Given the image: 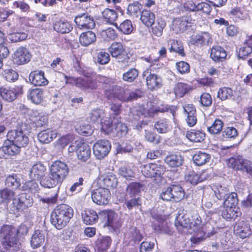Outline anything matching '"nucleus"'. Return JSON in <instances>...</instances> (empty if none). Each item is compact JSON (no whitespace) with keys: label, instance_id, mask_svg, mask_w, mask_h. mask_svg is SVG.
<instances>
[{"label":"nucleus","instance_id":"nucleus-1","mask_svg":"<svg viewBox=\"0 0 252 252\" xmlns=\"http://www.w3.org/2000/svg\"><path fill=\"white\" fill-rule=\"evenodd\" d=\"M0 241V250L1 252H17L21 247L19 239L16 236L14 227L11 225L1 226Z\"/></svg>","mask_w":252,"mask_h":252},{"label":"nucleus","instance_id":"nucleus-2","mask_svg":"<svg viewBox=\"0 0 252 252\" xmlns=\"http://www.w3.org/2000/svg\"><path fill=\"white\" fill-rule=\"evenodd\" d=\"M73 215L72 207L67 204H60L52 211L50 217L51 222L57 229H62L68 223Z\"/></svg>","mask_w":252,"mask_h":252},{"label":"nucleus","instance_id":"nucleus-3","mask_svg":"<svg viewBox=\"0 0 252 252\" xmlns=\"http://www.w3.org/2000/svg\"><path fill=\"white\" fill-rule=\"evenodd\" d=\"M30 128L29 122L22 121L20 127L17 129L8 131L6 135L7 138L21 149V148L26 147L29 144V139L27 133Z\"/></svg>","mask_w":252,"mask_h":252},{"label":"nucleus","instance_id":"nucleus-4","mask_svg":"<svg viewBox=\"0 0 252 252\" xmlns=\"http://www.w3.org/2000/svg\"><path fill=\"white\" fill-rule=\"evenodd\" d=\"M112 57L116 58L121 63H128L129 58L127 52L121 42H114L108 48Z\"/></svg>","mask_w":252,"mask_h":252},{"label":"nucleus","instance_id":"nucleus-5","mask_svg":"<svg viewBox=\"0 0 252 252\" xmlns=\"http://www.w3.org/2000/svg\"><path fill=\"white\" fill-rule=\"evenodd\" d=\"M110 198V191L108 189L105 188H99L94 189L92 192L93 201L97 205L107 204Z\"/></svg>","mask_w":252,"mask_h":252},{"label":"nucleus","instance_id":"nucleus-6","mask_svg":"<svg viewBox=\"0 0 252 252\" xmlns=\"http://www.w3.org/2000/svg\"><path fill=\"white\" fill-rule=\"evenodd\" d=\"M111 148V143L108 140L106 139L98 140L94 145V154L96 158L103 159L108 154Z\"/></svg>","mask_w":252,"mask_h":252},{"label":"nucleus","instance_id":"nucleus-7","mask_svg":"<svg viewBox=\"0 0 252 252\" xmlns=\"http://www.w3.org/2000/svg\"><path fill=\"white\" fill-rule=\"evenodd\" d=\"M142 76L146 77L147 85L150 90H156L162 86L161 78L157 74L151 73V70L147 69L144 71Z\"/></svg>","mask_w":252,"mask_h":252},{"label":"nucleus","instance_id":"nucleus-8","mask_svg":"<svg viewBox=\"0 0 252 252\" xmlns=\"http://www.w3.org/2000/svg\"><path fill=\"white\" fill-rule=\"evenodd\" d=\"M76 25L81 30L92 29L95 26L93 17L87 13H83L76 16L74 19Z\"/></svg>","mask_w":252,"mask_h":252},{"label":"nucleus","instance_id":"nucleus-9","mask_svg":"<svg viewBox=\"0 0 252 252\" xmlns=\"http://www.w3.org/2000/svg\"><path fill=\"white\" fill-rule=\"evenodd\" d=\"M21 151L12 141L8 139L5 140L3 146L0 148V158H7L8 156H13L18 154Z\"/></svg>","mask_w":252,"mask_h":252},{"label":"nucleus","instance_id":"nucleus-10","mask_svg":"<svg viewBox=\"0 0 252 252\" xmlns=\"http://www.w3.org/2000/svg\"><path fill=\"white\" fill-rule=\"evenodd\" d=\"M126 90L124 87L117 85L111 86L105 91V95L109 99L116 98L120 100L124 101L126 94Z\"/></svg>","mask_w":252,"mask_h":252},{"label":"nucleus","instance_id":"nucleus-11","mask_svg":"<svg viewBox=\"0 0 252 252\" xmlns=\"http://www.w3.org/2000/svg\"><path fill=\"white\" fill-rule=\"evenodd\" d=\"M234 232L242 239L248 237L252 234L249 223L244 220L240 221L235 225Z\"/></svg>","mask_w":252,"mask_h":252},{"label":"nucleus","instance_id":"nucleus-12","mask_svg":"<svg viewBox=\"0 0 252 252\" xmlns=\"http://www.w3.org/2000/svg\"><path fill=\"white\" fill-rule=\"evenodd\" d=\"M13 58L14 63L20 65L28 63L31 60V55L26 48L20 47L15 52Z\"/></svg>","mask_w":252,"mask_h":252},{"label":"nucleus","instance_id":"nucleus-13","mask_svg":"<svg viewBox=\"0 0 252 252\" xmlns=\"http://www.w3.org/2000/svg\"><path fill=\"white\" fill-rule=\"evenodd\" d=\"M75 84L77 87L88 92L97 88L96 80L91 78H77L76 80Z\"/></svg>","mask_w":252,"mask_h":252},{"label":"nucleus","instance_id":"nucleus-14","mask_svg":"<svg viewBox=\"0 0 252 252\" xmlns=\"http://www.w3.org/2000/svg\"><path fill=\"white\" fill-rule=\"evenodd\" d=\"M186 17L176 18L172 22V29L176 33L183 32L190 26L191 20Z\"/></svg>","mask_w":252,"mask_h":252},{"label":"nucleus","instance_id":"nucleus-15","mask_svg":"<svg viewBox=\"0 0 252 252\" xmlns=\"http://www.w3.org/2000/svg\"><path fill=\"white\" fill-rule=\"evenodd\" d=\"M29 79L32 84L34 86H45L48 81L44 76L43 71L35 70L31 72Z\"/></svg>","mask_w":252,"mask_h":252},{"label":"nucleus","instance_id":"nucleus-16","mask_svg":"<svg viewBox=\"0 0 252 252\" xmlns=\"http://www.w3.org/2000/svg\"><path fill=\"white\" fill-rule=\"evenodd\" d=\"M78 145H80L77 152L78 159L82 161H86L90 157L91 151L90 147L82 140H79Z\"/></svg>","mask_w":252,"mask_h":252},{"label":"nucleus","instance_id":"nucleus-17","mask_svg":"<svg viewBox=\"0 0 252 252\" xmlns=\"http://www.w3.org/2000/svg\"><path fill=\"white\" fill-rule=\"evenodd\" d=\"M190 215L185 212L184 210H180L175 220V225L177 227L188 228L190 220Z\"/></svg>","mask_w":252,"mask_h":252},{"label":"nucleus","instance_id":"nucleus-18","mask_svg":"<svg viewBox=\"0 0 252 252\" xmlns=\"http://www.w3.org/2000/svg\"><path fill=\"white\" fill-rule=\"evenodd\" d=\"M226 51L219 46H213L210 53V57L215 62H222L226 57Z\"/></svg>","mask_w":252,"mask_h":252},{"label":"nucleus","instance_id":"nucleus-19","mask_svg":"<svg viewBox=\"0 0 252 252\" xmlns=\"http://www.w3.org/2000/svg\"><path fill=\"white\" fill-rule=\"evenodd\" d=\"M111 243V239L109 236L101 237L97 239L96 241L95 251L96 252H105L110 247Z\"/></svg>","mask_w":252,"mask_h":252},{"label":"nucleus","instance_id":"nucleus-20","mask_svg":"<svg viewBox=\"0 0 252 252\" xmlns=\"http://www.w3.org/2000/svg\"><path fill=\"white\" fill-rule=\"evenodd\" d=\"M45 241V232L43 230H36L32 234L31 244L33 248L39 247Z\"/></svg>","mask_w":252,"mask_h":252},{"label":"nucleus","instance_id":"nucleus-21","mask_svg":"<svg viewBox=\"0 0 252 252\" xmlns=\"http://www.w3.org/2000/svg\"><path fill=\"white\" fill-rule=\"evenodd\" d=\"M28 98L36 104H40L43 99V92L41 89L36 88L30 90L28 94Z\"/></svg>","mask_w":252,"mask_h":252},{"label":"nucleus","instance_id":"nucleus-22","mask_svg":"<svg viewBox=\"0 0 252 252\" xmlns=\"http://www.w3.org/2000/svg\"><path fill=\"white\" fill-rule=\"evenodd\" d=\"M96 40V35L92 31H88L82 33L79 37L81 44L84 46H88Z\"/></svg>","mask_w":252,"mask_h":252},{"label":"nucleus","instance_id":"nucleus-23","mask_svg":"<svg viewBox=\"0 0 252 252\" xmlns=\"http://www.w3.org/2000/svg\"><path fill=\"white\" fill-rule=\"evenodd\" d=\"M56 137V132L50 129L42 130L38 134V140L42 143H49Z\"/></svg>","mask_w":252,"mask_h":252},{"label":"nucleus","instance_id":"nucleus-24","mask_svg":"<svg viewBox=\"0 0 252 252\" xmlns=\"http://www.w3.org/2000/svg\"><path fill=\"white\" fill-rule=\"evenodd\" d=\"M211 39L210 34L204 32L201 34L196 35L191 38L190 42L196 46H201L205 43L208 44Z\"/></svg>","mask_w":252,"mask_h":252},{"label":"nucleus","instance_id":"nucleus-25","mask_svg":"<svg viewBox=\"0 0 252 252\" xmlns=\"http://www.w3.org/2000/svg\"><path fill=\"white\" fill-rule=\"evenodd\" d=\"M54 29L61 33H68L72 29V27L65 20L57 21L54 24Z\"/></svg>","mask_w":252,"mask_h":252},{"label":"nucleus","instance_id":"nucleus-26","mask_svg":"<svg viewBox=\"0 0 252 252\" xmlns=\"http://www.w3.org/2000/svg\"><path fill=\"white\" fill-rule=\"evenodd\" d=\"M240 214L239 208L238 207H224V210L222 212V216L227 220H235Z\"/></svg>","mask_w":252,"mask_h":252},{"label":"nucleus","instance_id":"nucleus-27","mask_svg":"<svg viewBox=\"0 0 252 252\" xmlns=\"http://www.w3.org/2000/svg\"><path fill=\"white\" fill-rule=\"evenodd\" d=\"M51 173H67L69 172L67 165L60 160H57L53 163L50 167Z\"/></svg>","mask_w":252,"mask_h":252},{"label":"nucleus","instance_id":"nucleus-28","mask_svg":"<svg viewBox=\"0 0 252 252\" xmlns=\"http://www.w3.org/2000/svg\"><path fill=\"white\" fill-rule=\"evenodd\" d=\"M144 187L139 183H132L127 187V193L130 197L139 195L142 191L144 190Z\"/></svg>","mask_w":252,"mask_h":252},{"label":"nucleus","instance_id":"nucleus-29","mask_svg":"<svg viewBox=\"0 0 252 252\" xmlns=\"http://www.w3.org/2000/svg\"><path fill=\"white\" fill-rule=\"evenodd\" d=\"M166 26L164 20L161 18H158L152 25V33L157 36H160L162 34L163 30Z\"/></svg>","mask_w":252,"mask_h":252},{"label":"nucleus","instance_id":"nucleus-30","mask_svg":"<svg viewBox=\"0 0 252 252\" xmlns=\"http://www.w3.org/2000/svg\"><path fill=\"white\" fill-rule=\"evenodd\" d=\"M143 6L138 1L129 3L127 7L126 13L135 17H138L141 13Z\"/></svg>","mask_w":252,"mask_h":252},{"label":"nucleus","instance_id":"nucleus-31","mask_svg":"<svg viewBox=\"0 0 252 252\" xmlns=\"http://www.w3.org/2000/svg\"><path fill=\"white\" fill-rule=\"evenodd\" d=\"M210 158V155L199 151L193 155L192 160L196 165L201 166L208 162Z\"/></svg>","mask_w":252,"mask_h":252},{"label":"nucleus","instance_id":"nucleus-32","mask_svg":"<svg viewBox=\"0 0 252 252\" xmlns=\"http://www.w3.org/2000/svg\"><path fill=\"white\" fill-rule=\"evenodd\" d=\"M62 180L60 174H49V176L46 177L43 182L45 187L51 188L61 183Z\"/></svg>","mask_w":252,"mask_h":252},{"label":"nucleus","instance_id":"nucleus-33","mask_svg":"<svg viewBox=\"0 0 252 252\" xmlns=\"http://www.w3.org/2000/svg\"><path fill=\"white\" fill-rule=\"evenodd\" d=\"M141 21L147 27H151L155 20V15L154 13L149 10H143L141 14Z\"/></svg>","mask_w":252,"mask_h":252},{"label":"nucleus","instance_id":"nucleus-34","mask_svg":"<svg viewBox=\"0 0 252 252\" xmlns=\"http://www.w3.org/2000/svg\"><path fill=\"white\" fill-rule=\"evenodd\" d=\"M157 131L160 133H165L171 129L169 122L166 119H162L157 121L154 125Z\"/></svg>","mask_w":252,"mask_h":252},{"label":"nucleus","instance_id":"nucleus-35","mask_svg":"<svg viewBox=\"0 0 252 252\" xmlns=\"http://www.w3.org/2000/svg\"><path fill=\"white\" fill-rule=\"evenodd\" d=\"M186 137L190 141L201 142L204 140L205 134L199 130H192L187 132Z\"/></svg>","mask_w":252,"mask_h":252},{"label":"nucleus","instance_id":"nucleus-36","mask_svg":"<svg viewBox=\"0 0 252 252\" xmlns=\"http://www.w3.org/2000/svg\"><path fill=\"white\" fill-rule=\"evenodd\" d=\"M172 200L179 202L182 200L185 196V193L182 188L179 186L172 185L171 186Z\"/></svg>","mask_w":252,"mask_h":252},{"label":"nucleus","instance_id":"nucleus-37","mask_svg":"<svg viewBox=\"0 0 252 252\" xmlns=\"http://www.w3.org/2000/svg\"><path fill=\"white\" fill-rule=\"evenodd\" d=\"M0 94L1 97L8 102H12L15 99L17 93L9 88H0Z\"/></svg>","mask_w":252,"mask_h":252},{"label":"nucleus","instance_id":"nucleus-38","mask_svg":"<svg viewBox=\"0 0 252 252\" xmlns=\"http://www.w3.org/2000/svg\"><path fill=\"white\" fill-rule=\"evenodd\" d=\"M127 126L121 122H115L112 133L116 136L121 137L125 136L127 132Z\"/></svg>","mask_w":252,"mask_h":252},{"label":"nucleus","instance_id":"nucleus-39","mask_svg":"<svg viewBox=\"0 0 252 252\" xmlns=\"http://www.w3.org/2000/svg\"><path fill=\"white\" fill-rule=\"evenodd\" d=\"M165 161L171 167H178L182 164L183 159L180 155H171L166 157Z\"/></svg>","mask_w":252,"mask_h":252},{"label":"nucleus","instance_id":"nucleus-40","mask_svg":"<svg viewBox=\"0 0 252 252\" xmlns=\"http://www.w3.org/2000/svg\"><path fill=\"white\" fill-rule=\"evenodd\" d=\"M98 215L96 212L93 210H89L85 211L83 217L84 222L87 224H92L97 220Z\"/></svg>","mask_w":252,"mask_h":252},{"label":"nucleus","instance_id":"nucleus-41","mask_svg":"<svg viewBox=\"0 0 252 252\" xmlns=\"http://www.w3.org/2000/svg\"><path fill=\"white\" fill-rule=\"evenodd\" d=\"M207 178V174H186L185 177L187 182L193 185H196Z\"/></svg>","mask_w":252,"mask_h":252},{"label":"nucleus","instance_id":"nucleus-42","mask_svg":"<svg viewBox=\"0 0 252 252\" xmlns=\"http://www.w3.org/2000/svg\"><path fill=\"white\" fill-rule=\"evenodd\" d=\"M238 203V199L237 194L235 192H231L224 199V200L222 203L224 207H237Z\"/></svg>","mask_w":252,"mask_h":252},{"label":"nucleus","instance_id":"nucleus-43","mask_svg":"<svg viewBox=\"0 0 252 252\" xmlns=\"http://www.w3.org/2000/svg\"><path fill=\"white\" fill-rule=\"evenodd\" d=\"M114 25L120 31L124 34H129L133 30L132 23L129 20H125L119 26L117 23L114 24Z\"/></svg>","mask_w":252,"mask_h":252},{"label":"nucleus","instance_id":"nucleus-44","mask_svg":"<svg viewBox=\"0 0 252 252\" xmlns=\"http://www.w3.org/2000/svg\"><path fill=\"white\" fill-rule=\"evenodd\" d=\"M102 15L106 22L111 24H113L118 17L117 12L109 8L104 9L102 12Z\"/></svg>","mask_w":252,"mask_h":252},{"label":"nucleus","instance_id":"nucleus-45","mask_svg":"<svg viewBox=\"0 0 252 252\" xmlns=\"http://www.w3.org/2000/svg\"><path fill=\"white\" fill-rule=\"evenodd\" d=\"M138 74L139 72L138 70L135 68H132L123 73L122 78L126 82L131 83L137 78Z\"/></svg>","mask_w":252,"mask_h":252},{"label":"nucleus","instance_id":"nucleus-46","mask_svg":"<svg viewBox=\"0 0 252 252\" xmlns=\"http://www.w3.org/2000/svg\"><path fill=\"white\" fill-rule=\"evenodd\" d=\"M171 47L169 48L170 52L177 53L179 55L184 56V47L181 41L173 40L170 41Z\"/></svg>","mask_w":252,"mask_h":252},{"label":"nucleus","instance_id":"nucleus-47","mask_svg":"<svg viewBox=\"0 0 252 252\" xmlns=\"http://www.w3.org/2000/svg\"><path fill=\"white\" fill-rule=\"evenodd\" d=\"M233 96V90L228 87H222L219 89L217 96L221 100L230 99Z\"/></svg>","mask_w":252,"mask_h":252},{"label":"nucleus","instance_id":"nucleus-48","mask_svg":"<svg viewBox=\"0 0 252 252\" xmlns=\"http://www.w3.org/2000/svg\"><path fill=\"white\" fill-rule=\"evenodd\" d=\"M144 137L145 139L154 144H158L160 142V138L154 131L150 130L145 129Z\"/></svg>","mask_w":252,"mask_h":252},{"label":"nucleus","instance_id":"nucleus-49","mask_svg":"<svg viewBox=\"0 0 252 252\" xmlns=\"http://www.w3.org/2000/svg\"><path fill=\"white\" fill-rule=\"evenodd\" d=\"M223 123L220 119H216L210 126L207 127L208 131L211 134H218L222 129Z\"/></svg>","mask_w":252,"mask_h":252},{"label":"nucleus","instance_id":"nucleus-50","mask_svg":"<svg viewBox=\"0 0 252 252\" xmlns=\"http://www.w3.org/2000/svg\"><path fill=\"white\" fill-rule=\"evenodd\" d=\"M74 139V136L72 134H68L62 136L59 139L57 142V146H58L60 149H63L69 143H72Z\"/></svg>","mask_w":252,"mask_h":252},{"label":"nucleus","instance_id":"nucleus-51","mask_svg":"<svg viewBox=\"0 0 252 252\" xmlns=\"http://www.w3.org/2000/svg\"><path fill=\"white\" fill-rule=\"evenodd\" d=\"M188 85L184 83H178L176 84L174 91L176 96L182 97L188 92Z\"/></svg>","mask_w":252,"mask_h":252},{"label":"nucleus","instance_id":"nucleus-52","mask_svg":"<svg viewBox=\"0 0 252 252\" xmlns=\"http://www.w3.org/2000/svg\"><path fill=\"white\" fill-rule=\"evenodd\" d=\"M106 175L104 176H101V178L103 177L102 180L104 182V185L107 187H110V188H116L117 183L118 181L116 177V176L115 174H110L109 175H106V174H104Z\"/></svg>","mask_w":252,"mask_h":252},{"label":"nucleus","instance_id":"nucleus-53","mask_svg":"<svg viewBox=\"0 0 252 252\" xmlns=\"http://www.w3.org/2000/svg\"><path fill=\"white\" fill-rule=\"evenodd\" d=\"M238 135L237 130L234 127L228 126L225 127L222 131V136L225 139H232Z\"/></svg>","mask_w":252,"mask_h":252},{"label":"nucleus","instance_id":"nucleus-54","mask_svg":"<svg viewBox=\"0 0 252 252\" xmlns=\"http://www.w3.org/2000/svg\"><path fill=\"white\" fill-rule=\"evenodd\" d=\"M104 116L103 111L100 109H95L93 110L90 113L91 121L94 123L101 121Z\"/></svg>","mask_w":252,"mask_h":252},{"label":"nucleus","instance_id":"nucleus-55","mask_svg":"<svg viewBox=\"0 0 252 252\" xmlns=\"http://www.w3.org/2000/svg\"><path fill=\"white\" fill-rule=\"evenodd\" d=\"M143 95L142 92L139 89H136L134 91H131L128 94H126L124 102L132 101L136 100L138 98H140Z\"/></svg>","mask_w":252,"mask_h":252},{"label":"nucleus","instance_id":"nucleus-56","mask_svg":"<svg viewBox=\"0 0 252 252\" xmlns=\"http://www.w3.org/2000/svg\"><path fill=\"white\" fill-rule=\"evenodd\" d=\"M239 166L237 167V169L242 172H246L248 173L252 172V161L244 159L241 158L240 163Z\"/></svg>","mask_w":252,"mask_h":252},{"label":"nucleus","instance_id":"nucleus-57","mask_svg":"<svg viewBox=\"0 0 252 252\" xmlns=\"http://www.w3.org/2000/svg\"><path fill=\"white\" fill-rule=\"evenodd\" d=\"M125 204L129 210L132 209L133 208L138 207L141 204V198L137 197H132L130 199L127 198L126 200Z\"/></svg>","mask_w":252,"mask_h":252},{"label":"nucleus","instance_id":"nucleus-58","mask_svg":"<svg viewBox=\"0 0 252 252\" xmlns=\"http://www.w3.org/2000/svg\"><path fill=\"white\" fill-rule=\"evenodd\" d=\"M115 122H112L110 120H105L101 122V129L106 134H109L112 132L114 127Z\"/></svg>","mask_w":252,"mask_h":252},{"label":"nucleus","instance_id":"nucleus-59","mask_svg":"<svg viewBox=\"0 0 252 252\" xmlns=\"http://www.w3.org/2000/svg\"><path fill=\"white\" fill-rule=\"evenodd\" d=\"M77 132L84 136H88L93 133V130L89 125H83L76 128Z\"/></svg>","mask_w":252,"mask_h":252},{"label":"nucleus","instance_id":"nucleus-60","mask_svg":"<svg viewBox=\"0 0 252 252\" xmlns=\"http://www.w3.org/2000/svg\"><path fill=\"white\" fill-rule=\"evenodd\" d=\"M199 102L202 106L209 107L212 103V97L208 93H203L200 96Z\"/></svg>","mask_w":252,"mask_h":252},{"label":"nucleus","instance_id":"nucleus-61","mask_svg":"<svg viewBox=\"0 0 252 252\" xmlns=\"http://www.w3.org/2000/svg\"><path fill=\"white\" fill-rule=\"evenodd\" d=\"M103 214L104 218L107 219V222L105 224H107L108 226H112L116 215L114 211L111 210L105 211L103 212Z\"/></svg>","mask_w":252,"mask_h":252},{"label":"nucleus","instance_id":"nucleus-62","mask_svg":"<svg viewBox=\"0 0 252 252\" xmlns=\"http://www.w3.org/2000/svg\"><path fill=\"white\" fill-rule=\"evenodd\" d=\"M116 150L118 153H131L133 151V147L129 144L124 143L122 144L118 145Z\"/></svg>","mask_w":252,"mask_h":252},{"label":"nucleus","instance_id":"nucleus-63","mask_svg":"<svg viewBox=\"0 0 252 252\" xmlns=\"http://www.w3.org/2000/svg\"><path fill=\"white\" fill-rule=\"evenodd\" d=\"M176 65L177 69L181 74H185L189 72L190 68L189 65L187 62L181 61L177 63Z\"/></svg>","mask_w":252,"mask_h":252},{"label":"nucleus","instance_id":"nucleus-64","mask_svg":"<svg viewBox=\"0 0 252 252\" xmlns=\"http://www.w3.org/2000/svg\"><path fill=\"white\" fill-rule=\"evenodd\" d=\"M110 61L109 54L105 52L101 51L98 53L97 62L101 64H105Z\"/></svg>","mask_w":252,"mask_h":252}]
</instances>
